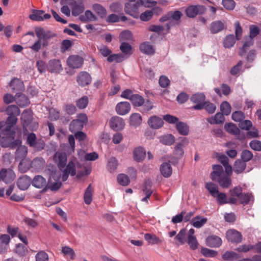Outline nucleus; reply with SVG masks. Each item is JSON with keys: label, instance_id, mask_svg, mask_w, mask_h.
<instances>
[{"label": "nucleus", "instance_id": "obj_1", "mask_svg": "<svg viewBox=\"0 0 261 261\" xmlns=\"http://www.w3.org/2000/svg\"><path fill=\"white\" fill-rule=\"evenodd\" d=\"M17 119L15 116H9L5 121L0 122L1 145L3 148L10 147L14 149L21 144L19 139L15 140V125Z\"/></svg>", "mask_w": 261, "mask_h": 261}, {"label": "nucleus", "instance_id": "obj_2", "mask_svg": "<svg viewBox=\"0 0 261 261\" xmlns=\"http://www.w3.org/2000/svg\"><path fill=\"white\" fill-rule=\"evenodd\" d=\"M213 170V171L211 173V177L213 180L217 181L223 188H227L231 185V179L229 176L225 175L222 166L214 165Z\"/></svg>", "mask_w": 261, "mask_h": 261}, {"label": "nucleus", "instance_id": "obj_3", "mask_svg": "<svg viewBox=\"0 0 261 261\" xmlns=\"http://www.w3.org/2000/svg\"><path fill=\"white\" fill-rule=\"evenodd\" d=\"M24 162H20L18 165L19 170L22 173L26 172L30 168L39 172L43 169L45 161L42 158H36L32 162L28 161V165L23 166Z\"/></svg>", "mask_w": 261, "mask_h": 261}, {"label": "nucleus", "instance_id": "obj_4", "mask_svg": "<svg viewBox=\"0 0 261 261\" xmlns=\"http://www.w3.org/2000/svg\"><path fill=\"white\" fill-rule=\"evenodd\" d=\"M88 122V118L86 114H80L77 116V118L72 120L70 124L69 130L72 133H75L82 129L84 126Z\"/></svg>", "mask_w": 261, "mask_h": 261}, {"label": "nucleus", "instance_id": "obj_5", "mask_svg": "<svg viewBox=\"0 0 261 261\" xmlns=\"http://www.w3.org/2000/svg\"><path fill=\"white\" fill-rule=\"evenodd\" d=\"M63 172L62 179L63 181H66L69 176H74L76 174V166L75 163L72 161H69L67 166L63 167V169H60Z\"/></svg>", "mask_w": 261, "mask_h": 261}, {"label": "nucleus", "instance_id": "obj_6", "mask_svg": "<svg viewBox=\"0 0 261 261\" xmlns=\"http://www.w3.org/2000/svg\"><path fill=\"white\" fill-rule=\"evenodd\" d=\"M205 8L201 5H191L186 9L187 16L190 18H194L198 14L204 13Z\"/></svg>", "mask_w": 261, "mask_h": 261}, {"label": "nucleus", "instance_id": "obj_7", "mask_svg": "<svg viewBox=\"0 0 261 261\" xmlns=\"http://www.w3.org/2000/svg\"><path fill=\"white\" fill-rule=\"evenodd\" d=\"M189 140L187 138H182L179 143H177L174 148V155L177 159H180L184 154L183 148L188 145Z\"/></svg>", "mask_w": 261, "mask_h": 261}, {"label": "nucleus", "instance_id": "obj_8", "mask_svg": "<svg viewBox=\"0 0 261 261\" xmlns=\"http://www.w3.org/2000/svg\"><path fill=\"white\" fill-rule=\"evenodd\" d=\"M15 178L14 172L10 169H2L0 171V179L6 184L11 182Z\"/></svg>", "mask_w": 261, "mask_h": 261}, {"label": "nucleus", "instance_id": "obj_9", "mask_svg": "<svg viewBox=\"0 0 261 261\" xmlns=\"http://www.w3.org/2000/svg\"><path fill=\"white\" fill-rule=\"evenodd\" d=\"M227 240L233 243H240L242 240L241 233L235 229H229L226 232Z\"/></svg>", "mask_w": 261, "mask_h": 261}, {"label": "nucleus", "instance_id": "obj_10", "mask_svg": "<svg viewBox=\"0 0 261 261\" xmlns=\"http://www.w3.org/2000/svg\"><path fill=\"white\" fill-rule=\"evenodd\" d=\"M54 161L58 164L59 169H63L67 163L66 154L63 152H56L54 156Z\"/></svg>", "mask_w": 261, "mask_h": 261}, {"label": "nucleus", "instance_id": "obj_11", "mask_svg": "<svg viewBox=\"0 0 261 261\" xmlns=\"http://www.w3.org/2000/svg\"><path fill=\"white\" fill-rule=\"evenodd\" d=\"M83 63V58L77 55H72L67 60V65L72 68H79Z\"/></svg>", "mask_w": 261, "mask_h": 261}, {"label": "nucleus", "instance_id": "obj_12", "mask_svg": "<svg viewBox=\"0 0 261 261\" xmlns=\"http://www.w3.org/2000/svg\"><path fill=\"white\" fill-rule=\"evenodd\" d=\"M76 81L81 86L84 87L91 83V77L88 72L82 71L78 74Z\"/></svg>", "mask_w": 261, "mask_h": 261}, {"label": "nucleus", "instance_id": "obj_13", "mask_svg": "<svg viewBox=\"0 0 261 261\" xmlns=\"http://www.w3.org/2000/svg\"><path fill=\"white\" fill-rule=\"evenodd\" d=\"M111 127L115 130H122L125 125V122L123 119L118 116L113 117L110 121Z\"/></svg>", "mask_w": 261, "mask_h": 261}, {"label": "nucleus", "instance_id": "obj_14", "mask_svg": "<svg viewBox=\"0 0 261 261\" xmlns=\"http://www.w3.org/2000/svg\"><path fill=\"white\" fill-rule=\"evenodd\" d=\"M147 123L149 127L154 129H159L164 125L163 119L157 116H152L149 117Z\"/></svg>", "mask_w": 261, "mask_h": 261}, {"label": "nucleus", "instance_id": "obj_15", "mask_svg": "<svg viewBox=\"0 0 261 261\" xmlns=\"http://www.w3.org/2000/svg\"><path fill=\"white\" fill-rule=\"evenodd\" d=\"M35 33L38 39L42 40H48L55 36V34L50 31H45L42 28H36Z\"/></svg>", "mask_w": 261, "mask_h": 261}, {"label": "nucleus", "instance_id": "obj_16", "mask_svg": "<svg viewBox=\"0 0 261 261\" xmlns=\"http://www.w3.org/2000/svg\"><path fill=\"white\" fill-rule=\"evenodd\" d=\"M10 87L14 92L18 94L24 89L23 83L21 80L17 78L12 79L10 83Z\"/></svg>", "mask_w": 261, "mask_h": 261}, {"label": "nucleus", "instance_id": "obj_17", "mask_svg": "<svg viewBox=\"0 0 261 261\" xmlns=\"http://www.w3.org/2000/svg\"><path fill=\"white\" fill-rule=\"evenodd\" d=\"M130 105L128 102L122 101L119 102L116 107L117 113L120 115H124L129 112Z\"/></svg>", "mask_w": 261, "mask_h": 261}, {"label": "nucleus", "instance_id": "obj_18", "mask_svg": "<svg viewBox=\"0 0 261 261\" xmlns=\"http://www.w3.org/2000/svg\"><path fill=\"white\" fill-rule=\"evenodd\" d=\"M47 68L52 73H59L63 70L60 61L56 59L49 61Z\"/></svg>", "mask_w": 261, "mask_h": 261}, {"label": "nucleus", "instance_id": "obj_19", "mask_svg": "<svg viewBox=\"0 0 261 261\" xmlns=\"http://www.w3.org/2000/svg\"><path fill=\"white\" fill-rule=\"evenodd\" d=\"M32 179L28 175H23L19 178L17 181V186L21 190H27L30 186Z\"/></svg>", "mask_w": 261, "mask_h": 261}, {"label": "nucleus", "instance_id": "obj_20", "mask_svg": "<svg viewBox=\"0 0 261 261\" xmlns=\"http://www.w3.org/2000/svg\"><path fill=\"white\" fill-rule=\"evenodd\" d=\"M32 185L38 188H44L46 190L47 182L46 179L41 175H36L31 181Z\"/></svg>", "mask_w": 261, "mask_h": 261}, {"label": "nucleus", "instance_id": "obj_21", "mask_svg": "<svg viewBox=\"0 0 261 261\" xmlns=\"http://www.w3.org/2000/svg\"><path fill=\"white\" fill-rule=\"evenodd\" d=\"M146 153L145 149L141 147H136L133 151V156L134 160L140 162L143 161L146 157Z\"/></svg>", "mask_w": 261, "mask_h": 261}, {"label": "nucleus", "instance_id": "obj_22", "mask_svg": "<svg viewBox=\"0 0 261 261\" xmlns=\"http://www.w3.org/2000/svg\"><path fill=\"white\" fill-rule=\"evenodd\" d=\"M206 244L210 247H218L222 244V240L219 237L211 236L206 239Z\"/></svg>", "mask_w": 261, "mask_h": 261}, {"label": "nucleus", "instance_id": "obj_23", "mask_svg": "<svg viewBox=\"0 0 261 261\" xmlns=\"http://www.w3.org/2000/svg\"><path fill=\"white\" fill-rule=\"evenodd\" d=\"M226 29L225 25L221 21H215L211 23L210 30L213 34H216Z\"/></svg>", "mask_w": 261, "mask_h": 261}, {"label": "nucleus", "instance_id": "obj_24", "mask_svg": "<svg viewBox=\"0 0 261 261\" xmlns=\"http://www.w3.org/2000/svg\"><path fill=\"white\" fill-rule=\"evenodd\" d=\"M46 173L49 175L48 179H51L52 181H60L61 177V172L57 171L54 167H49L46 170Z\"/></svg>", "mask_w": 261, "mask_h": 261}, {"label": "nucleus", "instance_id": "obj_25", "mask_svg": "<svg viewBox=\"0 0 261 261\" xmlns=\"http://www.w3.org/2000/svg\"><path fill=\"white\" fill-rule=\"evenodd\" d=\"M140 50L143 53L151 55L154 54V48L150 42H144L140 45Z\"/></svg>", "mask_w": 261, "mask_h": 261}, {"label": "nucleus", "instance_id": "obj_26", "mask_svg": "<svg viewBox=\"0 0 261 261\" xmlns=\"http://www.w3.org/2000/svg\"><path fill=\"white\" fill-rule=\"evenodd\" d=\"M16 147H18V148L15 152L16 160H20L21 161L24 160L28 154L27 147L25 146L21 145V144Z\"/></svg>", "mask_w": 261, "mask_h": 261}, {"label": "nucleus", "instance_id": "obj_27", "mask_svg": "<svg viewBox=\"0 0 261 261\" xmlns=\"http://www.w3.org/2000/svg\"><path fill=\"white\" fill-rule=\"evenodd\" d=\"M78 154L80 160L82 161H95L98 158V154L95 152L85 153L81 151Z\"/></svg>", "mask_w": 261, "mask_h": 261}, {"label": "nucleus", "instance_id": "obj_28", "mask_svg": "<svg viewBox=\"0 0 261 261\" xmlns=\"http://www.w3.org/2000/svg\"><path fill=\"white\" fill-rule=\"evenodd\" d=\"M160 171L165 177H169L172 172V169L170 163H163L160 166Z\"/></svg>", "mask_w": 261, "mask_h": 261}, {"label": "nucleus", "instance_id": "obj_29", "mask_svg": "<svg viewBox=\"0 0 261 261\" xmlns=\"http://www.w3.org/2000/svg\"><path fill=\"white\" fill-rule=\"evenodd\" d=\"M207 221V219L206 218L196 216L191 220L190 223L194 227L199 228L201 227L204 224H205Z\"/></svg>", "mask_w": 261, "mask_h": 261}, {"label": "nucleus", "instance_id": "obj_30", "mask_svg": "<svg viewBox=\"0 0 261 261\" xmlns=\"http://www.w3.org/2000/svg\"><path fill=\"white\" fill-rule=\"evenodd\" d=\"M178 132L182 135L187 136L189 132V127L186 123L178 121L176 124Z\"/></svg>", "mask_w": 261, "mask_h": 261}, {"label": "nucleus", "instance_id": "obj_31", "mask_svg": "<svg viewBox=\"0 0 261 261\" xmlns=\"http://www.w3.org/2000/svg\"><path fill=\"white\" fill-rule=\"evenodd\" d=\"M137 8L135 5H132L129 3H126L125 5L124 10L125 12L134 18H138L139 17V14L137 12Z\"/></svg>", "mask_w": 261, "mask_h": 261}, {"label": "nucleus", "instance_id": "obj_32", "mask_svg": "<svg viewBox=\"0 0 261 261\" xmlns=\"http://www.w3.org/2000/svg\"><path fill=\"white\" fill-rule=\"evenodd\" d=\"M210 124H220L224 121V117L222 113H217L214 117H212L207 119Z\"/></svg>", "mask_w": 261, "mask_h": 261}, {"label": "nucleus", "instance_id": "obj_33", "mask_svg": "<svg viewBox=\"0 0 261 261\" xmlns=\"http://www.w3.org/2000/svg\"><path fill=\"white\" fill-rule=\"evenodd\" d=\"M62 186L61 181H52L51 179H48V183L46 185V189H49L51 191H56L60 188Z\"/></svg>", "mask_w": 261, "mask_h": 261}, {"label": "nucleus", "instance_id": "obj_34", "mask_svg": "<svg viewBox=\"0 0 261 261\" xmlns=\"http://www.w3.org/2000/svg\"><path fill=\"white\" fill-rule=\"evenodd\" d=\"M61 252L66 257H69L72 260L75 258V253L74 250L69 246L62 247Z\"/></svg>", "mask_w": 261, "mask_h": 261}, {"label": "nucleus", "instance_id": "obj_35", "mask_svg": "<svg viewBox=\"0 0 261 261\" xmlns=\"http://www.w3.org/2000/svg\"><path fill=\"white\" fill-rule=\"evenodd\" d=\"M174 136L172 134H167L162 136L160 138V142L166 145H171L175 142Z\"/></svg>", "mask_w": 261, "mask_h": 261}, {"label": "nucleus", "instance_id": "obj_36", "mask_svg": "<svg viewBox=\"0 0 261 261\" xmlns=\"http://www.w3.org/2000/svg\"><path fill=\"white\" fill-rule=\"evenodd\" d=\"M16 96H17V97L15 100L17 104L19 107H24L29 105L30 103V101L25 95L23 94H16Z\"/></svg>", "mask_w": 261, "mask_h": 261}, {"label": "nucleus", "instance_id": "obj_37", "mask_svg": "<svg viewBox=\"0 0 261 261\" xmlns=\"http://www.w3.org/2000/svg\"><path fill=\"white\" fill-rule=\"evenodd\" d=\"M142 117L138 113H134L130 117V124L137 127L140 125L142 122Z\"/></svg>", "mask_w": 261, "mask_h": 261}, {"label": "nucleus", "instance_id": "obj_38", "mask_svg": "<svg viewBox=\"0 0 261 261\" xmlns=\"http://www.w3.org/2000/svg\"><path fill=\"white\" fill-rule=\"evenodd\" d=\"M144 239L149 244L151 245L159 244L162 242L158 237L150 233L145 234Z\"/></svg>", "mask_w": 261, "mask_h": 261}, {"label": "nucleus", "instance_id": "obj_39", "mask_svg": "<svg viewBox=\"0 0 261 261\" xmlns=\"http://www.w3.org/2000/svg\"><path fill=\"white\" fill-rule=\"evenodd\" d=\"M246 167V164L245 162L237 160L234 163L233 170L237 173H241L245 170Z\"/></svg>", "mask_w": 261, "mask_h": 261}, {"label": "nucleus", "instance_id": "obj_40", "mask_svg": "<svg viewBox=\"0 0 261 261\" xmlns=\"http://www.w3.org/2000/svg\"><path fill=\"white\" fill-rule=\"evenodd\" d=\"M92 8L95 13L101 18H104L106 16L107 11L101 5L95 4L93 5Z\"/></svg>", "mask_w": 261, "mask_h": 261}, {"label": "nucleus", "instance_id": "obj_41", "mask_svg": "<svg viewBox=\"0 0 261 261\" xmlns=\"http://www.w3.org/2000/svg\"><path fill=\"white\" fill-rule=\"evenodd\" d=\"M133 39L132 33L128 30L121 32L119 35V40L121 42L132 41Z\"/></svg>", "mask_w": 261, "mask_h": 261}, {"label": "nucleus", "instance_id": "obj_42", "mask_svg": "<svg viewBox=\"0 0 261 261\" xmlns=\"http://www.w3.org/2000/svg\"><path fill=\"white\" fill-rule=\"evenodd\" d=\"M126 58V57L121 54H112L108 57L107 61L109 62L115 61L117 63H119L123 61Z\"/></svg>", "mask_w": 261, "mask_h": 261}, {"label": "nucleus", "instance_id": "obj_43", "mask_svg": "<svg viewBox=\"0 0 261 261\" xmlns=\"http://www.w3.org/2000/svg\"><path fill=\"white\" fill-rule=\"evenodd\" d=\"M205 96L203 93H197L193 94L191 97L190 100L193 103H202L205 102Z\"/></svg>", "mask_w": 261, "mask_h": 261}, {"label": "nucleus", "instance_id": "obj_44", "mask_svg": "<svg viewBox=\"0 0 261 261\" xmlns=\"http://www.w3.org/2000/svg\"><path fill=\"white\" fill-rule=\"evenodd\" d=\"M92 188L91 184L87 188L84 193V201L87 204H89L92 200Z\"/></svg>", "mask_w": 261, "mask_h": 261}, {"label": "nucleus", "instance_id": "obj_45", "mask_svg": "<svg viewBox=\"0 0 261 261\" xmlns=\"http://www.w3.org/2000/svg\"><path fill=\"white\" fill-rule=\"evenodd\" d=\"M6 112L9 116H15V117L20 113L19 109L15 105L9 106L6 109Z\"/></svg>", "mask_w": 261, "mask_h": 261}, {"label": "nucleus", "instance_id": "obj_46", "mask_svg": "<svg viewBox=\"0 0 261 261\" xmlns=\"http://www.w3.org/2000/svg\"><path fill=\"white\" fill-rule=\"evenodd\" d=\"M254 43L253 39L249 37L245 38V42L240 52V56L244 55L246 53L247 48L252 45Z\"/></svg>", "mask_w": 261, "mask_h": 261}, {"label": "nucleus", "instance_id": "obj_47", "mask_svg": "<svg viewBox=\"0 0 261 261\" xmlns=\"http://www.w3.org/2000/svg\"><path fill=\"white\" fill-rule=\"evenodd\" d=\"M132 104L135 107H140L143 105L144 99L139 94H135L130 100Z\"/></svg>", "mask_w": 261, "mask_h": 261}, {"label": "nucleus", "instance_id": "obj_48", "mask_svg": "<svg viewBox=\"0 0 261 261\" xmlns=\"http://www.w3.org/2000/svg\"><path fill=\"white\" fill-rule=\"evenodd\" d=\"M118 165V162L115 158H111L109 159L107 164L108 171L111 172H114Z\"/></svg>", "mask_w": 261, "mask_h": 261}, {"label": "nucleus", "instance_id": "obj_49", "mask_svg": "<svg viewBox=\"0 0 261 261\" xmlns=\"http://www.w3.org/2000/svg\"><path fill=\"white\" fill-rule=\"evenodd\" d=\"M80 19L83 21H95L96 18L91 11L86 10L84 15L80 16Z\"/></svg>", "mask_w": 261, "mask_h": 261}, {"label": "nucleus", "instance_id": "obj_50", "mask_svg": "<svg viewBox=\"0 0 261 261\" xmlns=\"http://www.w3.org/2000/svg\"><path fill=\"white\" fill-rule=\"evenodd\" d=\"M224 127L226 130L231 134L237 135L240 133V129L237 127L236 125L233 123H226Z\"/></svg>", "mask_w": 261, "mask_h": 261}, {"label": "nucleus", "instance_id": "obj_51", "mask_svg": "<svg viewBox=\"0 0 261 261\" xmlns=\"http://www.w3.org/2000/svg\"><path fill=\"white\" fill-rule=\"evenodd\" d=\"M235 42L236 39L233 35H228L223 41L224 46L226 48H230L233 46Z\"/></svg>", "mask_w": 261, "mask_h": 261}, {"label": "nucleus", "instance_id": "obj_52", "mask_svg": "<svg viewBox=\"0 0 261 261\" xmlns=\"http://www.w3.org/2000/svg\"><path fill=\"white\" fill-rule=\"evenodd\" d=\"M89 99L87 96H84L76 101V105L80 109H84L87 107Z\"/></svg>", "mask_w": 261, "mask_h": 261}, {"label": "nucleus", "instance_id": "obj_53", "mask_svg": "<svg viewBox=\"0 0 261 261\" xmlns=\"http://www.w3.org/2000/svg\"><path fill=\"white\" fill-rule=\"evenodd\" d=\"M239 255L232 251H226L222 255V258L225 260H232L239 258Z\"/></svg>", "mask_w": 261, "mask_h": 261}, {"label": "nucleus", "instance_id": "obj_54", "mask_svg": "<svg viewBox=\"0 0 261 261\" xmlns=\"http://www.w3.org/2000/svg\"><path fill=\"white\" fill-rule=\"evenodd\" d=\"M44 11L42 10H34L33 13L29 15V18L34 21H43L42 15Z\"/></svg>", "mask_w": 261, "mask_h": 261}, {"label": "nucleus", "instance_id": "obj_55", "mask_svg": "<svg viewBox=\"0 0 261 261\" xmlns=\"http://www.w3.org/2000/svg\"><path fill=\"white\" fill-rule=\"evenodd\" d=\"M48 119L51 121H56L60 118V112L53 108L48 110Z\"/></svg>", "mask_w": 261, "mask_h": 261}, {"label": "nucleus", "instance_id": "obj_56", "mask_svg": "<svg viewBox=\"0 0 261 261\" xmlns=\"http://www.w3.org/2000/svg\"><path fill=\"white\" fill-rule=\"evenodd\" d=\"M205 188L213 196H215V195L218 194L219 192L218 186L213 182L206 183Z\"/></svg>", "mask_w": 261, "mask_h": 261}, {"label": "nucleus", "instance_id": "obj_57", "mask_svg": "<svg viewBox=\"0 0 261 261\" xmlns=\"http://www.w3.org/2000/svg\"><path fill=\"white\" fill-rule=\"evenodd\" d=\"M171 19L173 22L172 24L178 23L182 16V13L179 11H175L173 12H170Z\"/></svg>", "mask_w": 261, "mask_h": 261}, {"label": "nucleus", "instance_id": "obj_58", "mask_svg": "<svg viewBox=\"0 0 261 261\" xmlns=\"http://www.w3.org/2000/svg\"><path fill=\"white\" fill-rule=\"evenodd\" d=\"M28 252L27 248L22 244H18L16 246L15 252L20 256H24Z\"/></svg>", "mask_w": 261, "mask_h": 261}, {"label": "nucleus", "instance_id": "obj_59", "mask_svg": "<svg viewBox=\"0 0 261 261\" xmlns=\"http://www.w3.org/2000/svg\"><path fill=\"white\" fill-rule=\"evenodd\" d=\"M153 15V11L147 10L140 15V19L144 21H147L151 19Z\"/></svg>", "mask_w": 261, "mask_h": 261}, {"label": "nucleus", "instance_id": "obj_60", "mask_svg": "<svg viewBox=\"0 0 261 261\" xmlns=\"http://www.w3.org/2000/svg\"><path fill=\"white\" fill-rule=\"evenodd\" d=\"M117 180L122 186H127L129 183V177L124 174H120L117 176Z\"/></svg>", "mask_w": 261, "mask_h": 261}, {"label": "nucleus", "instance_id": "obj_61", "mask_svg": "<svg viewBox=\"0 0 261 261\" xmlns=\"http://www.w3.org/2000/svg\"><path fill=\"white\" fill-rule=\"evenodd\" d=\"M253 158V154L249 150H244L241 155V158L242 160V161L245 162H248L250 161Z\"/></svg>", "mask_w": 261, "mask_h": 261}, {"label": "nucleus", "instance_id": "obj_62", "mask_svg": "<svg viewBox=\"0 0 261 261\" xmlns=\"http://www.w3.org/2000/svg\"><path fill=\"white\" fill-rule=\"evenodd\" d=\"M221 111L222 113L227 116L231 112V107L229 103L227 101H223L221 105Z\"/></svg>", "mask_w": 261, "mask_h": 261}, {"label": "nucleus", "instance_id": "obj_63", "mask_svg": "<svg viewBox=\"0 0 261 261\" xmlns=\"http://www.w3.org/2000/svg\"><path fill=\"white\" fill-rule=\"evenodd\" d=\"M120 49L121 51L124 53L126 55L129 56L132 54V47L128 43H126L125 42H122L120 46Z\"/></svg>", "mask_w": 261, "mask_h": 261}, {"label": "nucleus", "instance_id": "obj_64", "mask_svg": "<svg viewBox=\"0 0 261 261\" xmlns=\"http://www.w3.org/2000/svg\"><path fill=\"white\" fill-rule=\"evenodd\" d=\"M36 261H48V255L44 251L38 252L35 256Z\"/></svg>", "mask_w": 261, "mask_h": 261}]
</instances>
